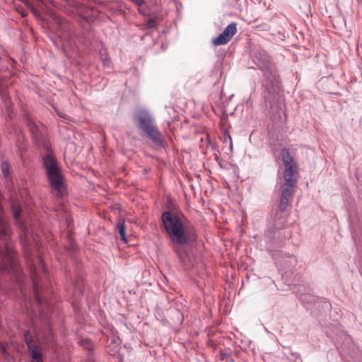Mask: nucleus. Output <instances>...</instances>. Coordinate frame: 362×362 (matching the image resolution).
<instances>
[{
  "label": "nucleus",
  "instance_id": "nucleus-1",
  "mask_svg": "<svg viewBox=\"0 0 362 362\" xmlns=\"http://www.w3.org/2000/svg\"><path fill=\"white\" fill-rule=\"evenodd\" d=\"M162 223L165 228L173 250L177 255L180 261L185 264V252L182 247L191 238V228L187 218L180 214L165 211L163 213Z\"/></svg>",
  "mask_w": 362,
  "mask_h": 362
},
{
  "label": "nucleus",
  "instance_id": "nucleus-2",
  "mask_svg": "<svg viewBox=\"0 0 362 362\" xmlns=\"http://www.w3.org/2000/svg\"><path fill=\"white\" fill-rule=\"evenodd\" d=\"M281 156L285 170L281 185V195L293 197L298 175L297 165L287 148L282 149Z\"/></svg>",
  "mask_w": 362,
  "mask_h": 362
},
{
  "label": "nucleus",
  "instance_id": "nucleus-3",
  "mask_svg": "<svg viewBox=\"0 0 362 362\" xmlns=\"http://www.w3.org/2000/svg\"><path fill=\"white\" fill-rule=\"evenodd\" d=\"M43 165L53 193L55 196L62 197L65 190L64 177L52 153L47 152L44 156Z\"/></svg>",
  "mask_w": 362,
  "mask_h": 362
},
{
  "label": "nucleus",
  "instance_id": "nucleus-4",
  "mask_svg": "<svg viewBox=\"0 0 362 362\" xmlns=\"http://www.w3.org/2000/svg\"><path fill=\"white\" fill-rule=\"evenodd\" d=\"M135 122L137 126L143 130L156 144H161L163 142V136L156 127L153 124L151 115L145 111L140 110L135 115Z\"/></svg>",
  "mask_w": 362,
  "mask_h": 362
},
{
  "label": "nucleus",
  "instance_id": "nucleus-5",
  "mask_svg": "<svg viewBox=\"0 0 362 362\" xmlns=\"http://www.w3.org/2000/svg\"><path fill=\"white\" fill-rule=\"evenodd\" d=\"M24 337L29 354L32 358L31 362H43L38 342L32 339L28 332L25 333Z\"/></svg>",
  "mask_w": 362,
  "mask_h": 362
},
{
  "label": "nucleus",
  "instance_id": "nucleus-6",
  "mask_svg": "<svg viewBox=\"0 0 362 362\" xmlns=\"http://www.w3.org/2000/svg\"><path fill=\"white\" fill-rule=\"evenodd\" d=\"M24 3L35 16H39L41 11H50L52 2L48 0H20Z\"/></svg>",
  "mask_w": 362,
  "mask_h": 362
},
{
  "label": "nucleus",
  "instance_id": "nucleus-7",
  "mask_svg": "<svg viewBox=\"0 0 362 362\" xmlns=\"http://www.w3.org/2000/svg\"><path fill=\"white\" fill-rule=\"evenodd\" d=\"M237 33V23H230L222 32L224 35L226 36L227 38H229L230 40L232 39V37L235 35V34Z\"/></svg>",
  "mask_w": 362,
  "mask_h": 362
},
{
  "label": "nucleus",
  "instance_id": "nucleus-8",
  "mask_svg": "<svg viewBox=\"0 0 362 362\" xmlns=\"http://www.w3.org/2000/svg\"><path fill=\"white\" fill-rule=\"evenodd\" d=\"M293 197H286L284 195H281L280 202H279V209L281 211H285L286 209L289 206L291 203Z\"/></svg>",
  "mask_w": 362,
  "mask_h": 362
},
{
  "label": "nucleus",
  "instance_id": "nucleus-9",
  "mask_svg": "<svg viewBox=\"0 0 362 362\" xmlns=\"http://www.w3.org/2000/svg\"><path fill=\"white\" fill-rule=\"evenodd\" d=\"M230 40L227 38L224 34L222 33L218 35V37L214 38L213 40V45L214 46L223 45L227 44Z\"/></svg>",
  "mask_w": 362,
  "mask_h": 362
},
{
  "label": "nucleus",
  "instance_id": "nucleus-10",
  "mask_svg": "<svg viewBox=\"0 0 362 362\" xmlns=\"http://www.w3.org/2000/svg\"><path fill=\"white\" fill-rule=\"evenodd\" d=\"M117 229H118V231H119V233L121 236V239L124 241V242H127V238H126V236H125V228H124V221H119L118 223H117Z\"/></svg>",
  "mask_w": 362,
  "mask_h": 362
},
{
  "label": "nucleus",
  "instance_id": "nucleus-11",
  "mask_svg": "<svg viewBox=\"0 0 362 362\" xmlns=\"http://www.w3.org/2000/svg\"><path fill=\"white\" fill-rule=\"evenodd\" d=\"M28 125L32 134H33L35 136L37 137L39 132V126L36 124L34 122H33L31 119H28Z\"/></svg>",
  "mask_w": 362,
  "mask_h": 362
},
{
  "label": "nucleus",
  "instance_id": "nucleus-12",
  "mask_svg": "<svg viewBox=\"0 0 362 362\" xmlns=\"http://www.w3.org/2000/svg\"><path fill=\"white\" fill-rule=\"evenodd\" d=\"M0 257L1 259H8V261H10V262L11 264H13V256H12V253L11 252H9L8 250L6 251V252L5 253L1 248H0Z\"/></svg>",
  "mask_w": 362,
  "mask_h": 362
},
{
  "label": "nucleus",
  "instance_id": "nucleus-13",
  "mask_svg": "<svg viewBox=\"0 0 362 362\" xmlns=\"http://www.w3.org/2000/svg\"><path fill=\"white\" fill-rule=\"evenodd\" d=\"M50 16L52 19L56 21V23H59L60 26L64 27V23H65V21L60 17H58L55 13L50 11L49 13Z\"/></svg>",
  "mask_w": 362,
  "mask_h": 362
},
{
  "label": "nucleus",
  "instance_id": "nucleus-14",
  "mask_svg": "<svg viewBox=\"0 0 362 362\" xmlns=\"http://www.w3.org/2000/svg\"><path fill=\"white\" fill-rule=\"evenodd\" d=\"M1 171L2 174L7 177L8 175V165L6 162L2 163L1 164Z\"/></svg>",
  "mask_w": 362,
  "mask_h": 362
},
{
  "label": "nucleus",
  "instance_id": "nucleus-15",
  "mask_svg": "<svg viewBox=\"0 0 362 362\" xmlns=\"http://www.w3.org/2000/svg\"><path fill=\"white\" fill-rule=\"evenodd\" d=\"M146 26L150 28H155L156 26V18L148 19L146 23Z\"/></svg>",
  "mask_w": 362,
  "mask_h": 362
},
{
  "label": "nucleus",
  "instance_id": "nucleus-16",
  "mask_svg": "<svg viewBox=\"0 0 362 362\" xmlns=\"http://www.w3.org/2000/svg\"><path fill=\"white\" fill-rule=\"evenodd\" d=\"M21 208L18 206H13V216L18 220L20 217Z\"/></svg>",
  "mask_w": 362,
  "mask_h": 362
},
{
  "label": "nucleus",
  "instance_id": "nucleus-17",
  "mask_svg": "<svg viewBox=\"0 0 362 362\" xmlns=\"http://www.w3.org/2000/svg\"><path fill=\"white\" fill-rule=\"evenodd\" d=\"M0 228V237H1L6 234L7 226L6 225V223H1Z\"/></svg>",
  "mask_w": 362,
  "mask_h": 362
},
{
  "label": "nucleus",
  "instance_id": "nucleus-18",
  "mask_svg": "<svg viewBox=\"0 0 362 362\" xmlns=\"http://www.w3.org/2000/svg\"><path fill=\"white\" fill-rule=\"evenodd\" d=\"M133 4L136 5L137 6L140 7L143 6L145 4V0H129Z\"/></svg>",
  "mask_w": 362,
  "mask_h": 362
},
{
  "label": "nucleus",
  "instance_id": "nucleus-19",
  "mask_svg": "<svg viewBox=\"0 0 362 362\" xmlns=\"http://www.w3.org/2000/svg\"><path fill=\"white\" fill-rule=\"evenodd\" d=\"M16 11L21 13L22 15V16H25L27 15L26 13H25L24 10L19 6H16Z\"/></svg>",
  "mask_w": 362,
  "mask_h": 362
},
{
  "label": "nucleus",
  "instance_id": "nucleus-20",
  "mask_svg": "<svg viewBox=\"0 0 362 362\" xmlns=\"http://www.w3.org/2000/svg\"><path fill=\"white\" fill-rule=\"evenodd\" d=\"M35 299H36V301L38 303H41V300H40V298L39 296V295L37 293H36L35 295Z\"/></svg>",
  "mask_w": 362,
  "mask_h": 362
},
{
  "label": "nucleus",
  "instance_id": "nucleus-21",
  "mask_svg": "<svg viewBox=\"0 0 362 362\" xmlns=\"http://www.w3.org/2000/svg\"><path fill=\"white\" fill-rule=\"evenodd\" d=\"M32 278L33 279L34 284H35V286H37V283L36 282L35 276L34 274H32Z\"/></svg>",
  "mask_w": 362,
  "mask_h": 362
},
{
  "label": "nucleus",
  "instance_id": "nucleus-22",
  "mask_svg": "<svg viewBox=\"0 0 362 362\" xmlns=\"http://www.w3.org/2000/svg\"><path fill=\"white\" fill-rule=\"evenodd\" d=\"M103 62L105 65H107L110 62L109 59L107 58H105L103 59Z\"/></svg>",
  "mask_w": 362,
  "mask_h": 362
},
{
  "label": "nucleus",
  "instance_id": "nucleus-23",
  "mask_svg": "<svg viewBox=\"0 0 362 362\" xmlns=\"http://www.w3.org/2000/svg\"><path fill=\"white\" fill-rule=\"evenodd\" d=\"M0 269H1V270L5 269L6 270V269H8V268L6 267H4V268H0Z\"/></svg>",
  "mask_w": 362,
  "mask_h": 362
}]
</instances>
